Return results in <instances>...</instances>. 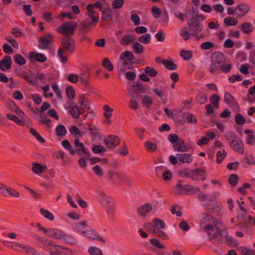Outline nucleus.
<instances>
[{"instance_id":"obj_1","label":"nucleus","mask_w":255,"mask_h":255,"mask_svg":"<svg viewBox=\"0 0 255 255\" xmlns=\"http://www.w3.org/2000/svg\"><path fill=\"white\" fill-rule=\"evenodd\" d=\"M61 45L62 47L58 49L57 55L60 59V61L65 63L67 61V58L64 55V52L65 51L70 54L73 52L75 48V42L71 38L64 37L61 39Z\"/></svg>"},{"instance_id":"obj_2","label":"nucleus","mask_w":255,"mask_h":255,"mask_svg":"<svg viewBox=\"0 0 255 255\" xmlns=\"http://www.w3.org/2000/svg\"><path fill=\"white\" fill-rule=\"evenodd\" d=\"M98 198L106 211L108 219L112 220L115 216V204L112 198L102 192L98 193Z\"/></svg>"},{"instance_id":"obj_3","label":"nucleus","mask_w":255,"mask_h":255,"mask_svg":"<svg viewBox=\"0 0 255 255\" xmlns=\"http://www.w3.org/2000/svg\"><path fill=\"white\" fill-rule=\"evenodd\" d=\"M134 58L133 53L130 51L126 50L122 52L116 63L118 70L121 73H123L126 70L130 69L131 64L129 61L133 60Z\"/></svg>"},{"instance_id":"obj_4","label":"nucleus","mask_w":255,"mask_h":255,"mask_svg":"<svg viewBox=\"0 0 255 255\" xmlns=\"http://www.w3.org/2000/svg\"><path fill=\"white\" fill-rule=\"evenodd\" d=\"M225 61L224 55L220 52H215L211 58L209 71L212 74L217 73L220 69L221 65Z\"/></svg>"},{"instance_id":"obj_5","label":"nucleus","mask_w":255,"mask_h":255,"mask_svg":"<svg viewBox=\"0 0 255 255\" xmlns=\"http://www.w3.org/2000/svg\"><path fill=\"white\" fill-rule=\"evenodd\" d=\"M78 27V24L74 21H66L56 29V31L65 35L64 37H69L73 35Z\"/></svg>"},{"instance_id":"obj_6","label":"nucleus","mask_w":255,"mask_h":255,"mask_svg":"<svg viewBox=\"0 0 255 255\" xmlns=\"http://www.w3.org/2000/svg\"><path fill=\"white\" fill-rule=\"evenodd\" d=\"M152 222L155 230V235L162 239L168 240L169 239L168 236L162 230L165 228L164 222L158 218L153 219Z\"/></svg>"},{"instance_id":"obj_7","label":"nucleus","mask_w":255,"mask_h":255,"mask_svg":"<svg viewBox=\"0 0 255 255\" xmlns=\"http://www.w3.org/2000/svg\"><path fill=\"white\" fill-rule=\"evenodd\" d=\"M187 22L190 32L192 34V36H195L197 38H199L198 34L203 29V25L197 21L192 22V20H187Z\"/></svg>"},{"instance_id":"obj_8","label":"nucleus","mask_w":255,"mask_h":255,"mask_svg":"<svg viewBox=\"0 0 255 255\" xmlns=\"http://www.w3.org/2000/svg\"><path fill=\"white\" fill-rule=\"evenodd\" d=\"M68 104L69 106L67 109H69L70 113L74 119H79L80 115L85 112L84 110L81 109L80 107L77 104L73 102H70Z\"/></svg>"},{"instance_id":"obj_9","label":"nucleus","mask_w":255,"mask_h":255,"mask_svg":"<svg viewBox=\"0 0 255 255\" xmlns=\"http://www.w3.org/2000/svg\"><path fill=\"white\" fill-rule=\"evenodd\" d=\"M74 145L75 146L77 147V153L80 155H84L85 156H86L87 158H89L90 157V152L87 148H86L84 144L80 142L79 139H75L74 140Z\"/></svg>"},{"instance_id":"obj_10","label":"nucleus","mask_w":255,"mask_h":255,"mask_svg":"<svg viewBox=\"0 0 255 255\" xmlns=\"http://www.w3.org/2000/svg\"><path fill=\"white\" fill-rule=\"evenodd\" d=\"M85 237H87L91 240H97L101 242L105 243V241L91 227H88L86 229V231L83 235Z\"/></svg>"},{"instance_id":"obj_11","label":"nucleus","mask_w":255,"mask_h":255,"mask_svg":"<svg viewBox=\"0 0 255 255\" xmlns=\"http://www.w3.org/2000/svg\"><path fill=\"white\" fill-rule=\"evenodd\" d=\"M90 227L88 225V222L86 220H83L81 222L76 223L73 226L74 230L78 234L83 235L86 229Z\"/></svg>"},{"instance_id":"obj_12","label":"nucleus","mask_w":255,"mask_h":255,"mask_svg":"<svg viewBox=\"0 0 255 255\" xmlns=\"http://www.w3.org/2000/svg\"><path fill=\"white\" fill-rule=\"evenodd\" d=\"M53 37L50 34L48 33L46 35L40 37L39 38L38 47L40 49H46L49 44L53 41Z\"/></svg>"},{"instance_id":"obj_13","label":"nucleus","mask_w":255,"mask_h":255,"mask_svg":"<svg viewBox=\"0 0 255 255\" xmlns=\"http://www.w3.org/2000/svg\"><path fill=\"white\" fill-rule=\"evenodd\" d=\"M229 145L233 150L240 154H243L244 152L243 142L238 137L234 141L233 143H229Z\"/></svg>"},{"instance_id":"obj_14","label":"nucleus","mask_w":255,"mask_h":255,"mask_svg":"<svg viewBox=\"0 0 255 255\" xmlns=\"http://www.w3.org/2000/svg\"><path fill=\"white\" fill-rule=\"evenodd\" d=\"M120 138L119 137L112 135L109 136L108 139L105 138L104 142L106 146L110 149H114L120 143Z\"/></svg>"},{"instance_id":"obj_15","label":"nucleus","mask_w":255,"mask_h":255,"mask_svg":"<svg viewBox=\"0 0 255 255\" xmlns=\"http://www.w3.org/2000/svg\"><path fill=\"white\" fill-rule=\"evenodd\" d=\"M206 177V173L203 169H197L191 170V178L194 180H204Z\"/></svg>"},{"instance_id":"obj_16","label":"nucleus","mask_w":255,"mask_h":255,"mask_svg":"<svg viewBox=\"0 0 255 255\" xmlns=\"http://www.w3.org/2000/svg\"><path fill=\"white\" fill-rule=\"evenodd\" d=\"M50 255H61L65 253L66 249L56 245L53 244L49 248Z\"/></svg>"},{"instance_id":"obj_17","label":"nucleus","mask_w":255,"mask_h":255,"mask_svg":"<svg viewBox=\"0 0 255 255\" xmlns=\"http://www.w3.org/2000/svg\"><path fill=\"white\" fill-rule=\"evenodd\" d=\"M155 209L156 208L154 206H152L150 203H146L138 208V213L140 216L144 217L152 210Z\"/></svg>"},{"instance_id":"obj_18","label":"nucleus","mask_w":255,"mask_h":255,"mask_svg":"<svg viewBox=\"0 0 255 255\" xmlns=\"http://www.w3.org/2000/svg\"><path fill=\"white\" fill-rule=\"evenodd\" d=\"M176 157L178 160L182 163H189L193 160V156L190 153H177Z\"/></svg>"},{"instance_id":"obj_19","label":"nucleus","mask_w":255,"mask_h":255,"mask_svg":"<svg viewBox=\"0 0 255 255\" xmlns=\"http://www.w3.org/2000/svg\"><path fill=\"white\" fill-rule=\"evenodd\" d=\"M87 13L86 15L90 18H92L93 21L98 22L99 21V13L94 10V8L92 5L88 4L86 7Z\"/></svg>"},{"instance_id":"obj_20","label":"nucleus","mask_w":255,"mask_h":255,"mask_svg":"<svg viewBox=\"0 0 255 255\" xmlns=\"http://www.w3.org/2000/svg\"><path fill=\"white\" fill-rule=\"evenodd\" d=\"M11 58L8 56H5L3 59L0 61V69L2 71H6L11 67Z\"/></svg>"},{"instance_id":"obj_21","label":"nucleus","mask_w":255,"mask_h":255,"mask_svg":"<svg viewBox=\"0 0 255 255\" xmlns=\"http://www.w3.org/2000/svg\"><path fill=\"white\" fill-rule=\"evenodd\" d=\"M78 104L81 109L84 110V112H85V110L90 109V102L84 95H81L79 96Z\"/></svg>"},{"instance_id":"obj_22","label":"nucleus","mask_w":255,"mask_h":255,"mask_svg":"<svg viewBox=\"0 0 255 255\" xmlns=\"http://www.w3.org/2000/svg\"><path fill=\"white\" fill-rule=\"evenodd\" d=\"M173 148L175 151L178 152H186L188 150L187 147L185 145L184 141L179 138L173 145Z\"/></svg>"},{"instance_id":"obj_23","label":"nucleus","mask_w":255,"mask_h":255,"mask_svg":"<svg viewBox=\"0 0 255 255\" xmlns=\"http://www.w3.org/2000/svg\"><path fill=\"white\" fill-rule=\"evenodd\" d=\"M244 132L248 134L246 137V143L250 145H255V134L253 132L249 129H246Z\"/></svg>"},{"instance_id":"obj_24","label":"nucleus","mask_w":255,"mask_h":255,"mask_svg":"<svg viewBox=\"0 0 255 255\" xmlns=\"http://www.w3.org/2000/svg\"><path fill=\"white\" fill-rule=\"evenodd\" d=\"M249 7L245 4H240L236 8L237 11V16L242 17L249 11Z\"/></svg>"},{"instance_id":"obj_25","label":"nucleus","mask_w":255,"mask_h":255,"mask_svg":"<svg viewBox=\"0 0 255 255\" xmlns=\"http://www.w3.org/2000/svg\"><path fill=\"white\" fill-rule=\"evenodd\" d=\"M153 102L151 97L145 95L142 98L141 103L143 107L148 109L152 106Z\"/></svg>"},{"instance_id":"obj_26","label":"nucleus","mask_w":255,"mask_h":255,"mask_svg":"<svg viewBox=\"0 0 255 255\" xmlns=\"http://www.w3.org/2000/svg\"><path fill=\"white\" fill-rule=\"evenodd\" d=\"M46 169L47 166L45 165H42L38 163H33L32 170L36 174H39L46 171Z\"/></svg>"},{"instance_id":"obj_27","label":"nucleus","mask_w":255,"mask_h":255,"mask_svg":"<svg viewBox=\"0 0 255 255\" xmlns=\"http://www.w3.org/2000/svg\"><path fill=\"white\" fill-rule=\"evenodd\" d=\"M38 122L42 125H45L48 128L51 127V120L44 116L43 114H40L35 117Z\"/></svg>"},{"instance_id":"obj_28","label":"nucleus","mask_w":255,"mask_h":255,"mask_svg":"<svg viewBox=\"0 0 255 255\" xmlns=\"http://www.w3.org/2000/svg\"><path fill=\"white\" fill-rule=\"evenodd\" d=\"M63 231L58 229L50 228V234L49 237L53 238L55 239L60 240L61 238Z\"/></svg>"},{"instance_id":"obj_29","label":"nucleus","mask_w":255,"mask_h":255,"mask_svg":"<svg viewBox=\"0 0 255 255\" xmlns=\"http://www.w3.org/2000/svg\"><path fill=\"white\" fill-rule=\"evenodd\" d=\"M70 132L75 137H81L84 133L87 132V129L85 128V130L81 131L80 129L75 126H71L69 128Z\"/></svg>"},{"instance_id":"obj_30","label":"nucleus","mask_w":255,"mask_h":255,"mask_svg":"<svg viewBox=\"0 0 255 255\" xmlns=\"http://www.w3.org/2000/svg\"><path fill=\"white\" fill-rule=\"evenodd\" d=\"M224 102L230 106H235L237 102L232 95L228 92H226L224 95Z\"/></svg>"},{"instance_id":"obj_31","label":"nucleus","mask_w":255,"mask_h":255,"mask_svg":"<svg viewBox=\"0 0 255 255\" xmlns=\"http://www.w3.org/2000/svg\"><path fill=\"white\" fill-rule=\"evenodd\" d=\"M201 227L208 224H213L214 221L212 217L208 214H203L201 217Z\"/></svg>"},{"instance_id":"obj_32","label":"nucleus","mask_w":255,"mask_h":255,"mask_svg":"<svg viewBox=\"0 0 255 255\" xmlns=\"http://www.w3.org/2000/svg\"><path fill=\"white\" fill-rule=\"evenodd\" d=\"M135 40L134 36L130 34L125 35L121 39V43L123 45H128Z\"/></svg>"},{"instance_id":"obj_33","label":"nucleus","mask_w":255,"mask_h":255,"mask_svg":"<svg viewBox=\"0 0 255 255\" xmlns=\"http://www.w3.org/2000/svg\"><path fill=\"white\" fill-rule=\"evenodd\" d=\"M60 240L64 241L66 243L74 245L76 243V239L72 237L71 236L65 233L64 232L62 233V235Z\"/></svg>"},{"instance_id":"obj_34","label":"nucleus","mask_w":255,"mask_h":255,"mask_svg":"<svg viewBox=\"0 0 255 255\" xmlns=\"http://www.w3.org/2000/svg\"><path fill=\"white\" fill-rule=\"evenodd\" d=\"M20 249L23 250L26 254L29 255H40L35 249L29 246H24L21 244Z\"/></svg>"},{"instance_id":"obj_35","label":"nucleus","mask_w":255,"mask_h":255,"mask_svg":"<svg viewBox=\"0 0 255 255\" xmlns=\"http://www.w3.org/2000/svg\"><path fill=\"white\" fill-rule=\"evenodd\" d=\"M132 47L134 53L137 54L142 53L144 49L143 46L137 42H133L132 44Z\"/></svg>"},{"instance_id":"obj_36","label":"nucleus","mask_w":255,"mask_h":255,"mask_svg":"<svg viewBox=\"0 0 255 255\" xmlns=\"http://www.w3.org/2000/svg\"><path fill=\"white\" fill-rule=\"evenodd\" d=\"M241 28L244 33L249 34L252 31L253 26L250 23L244 22L242 24Z\"/></svg>"},{"instance_id":"obj_37","label":"nucleus","mask_w":255,"mask_h":255,"mask_svg":"<svg viewBox=\"0 0 255 255\" xmlns=\"http://www.w3.org/2000/svg\"><path fill=\"white\" fill-rule=\"evenodd\" d=\"M162 64L168 70H174L177 69V66L173 61L168 60H163L162 61Z\"/></svg>"},{"instance_id":"obj_38","label":"nucleus","mask_w":255,"mask_h":255,"mask_svg":"<svg viewBox=\"0 0 255 255\" xmlns=\"http://www.w3.org/2000/svg\"><path fill=\"white\" fill-rule=\"evenodd\" d=\"M227 154V152L224 149L218 151L216 153L217 163L218 164L221 163L223 159L225 158Z\"/></svg>"},{"instance_id":"obj_39","label":"nucleus","mask_w":255,"mask_h":255,"mask_svg":"<svg viewBox=\"0 0 255 255\" xmlns=\"http://www.w3.org/2000/svg\"><path fill=\"white\" fill-rule=\"evenodd\" d=\"M66 17H67L68 19L69 20H72L75 18V16L73 15V14L71 11H68L67 12L62 11L58 16L57 18L62 21Z\"/></svg>"},{"instance_id":"obj_40","label":"nucleus","mask_w":255,"mask_h":255,"mask_svg":"<svg viewBox=\"0 0 255 255\" xmlns=\"http://www.w3.org/2000/svg\"><path fill=\"white\" fill-rule=\"evenodd\" d=\"M185 186L182 185L180 182L177 184L175 188V193L177 195H182L185 193Z\"/></svg>"},{"instance_id":"obj_41","label":"nucleus","mask_w":255,"mask_h":255,"mask_svg":"<svg viewBox=\"0 0 255 255\" xmlns=\"http://www.w3.org/2000/svg\"><path fill=\"white\" fill-rule=\"evenodd\" d=\"M224 22L228 26L236 25L238 23V20L235 17L231 16L225 18Z\"/></svg>"},{"instance_id":"obj_42","label":"nucleus","mask_w":255,"mask_h":255,"mask_svg":"<svg viewBox=\"0 0 255 255\" xmlns=\"http://www.w3.org/2000/svg\"><path fill=\"white\" fill-rule=\"evenodd\" d=\"M198 16V10L194 7H192L190 12L187 14V20H192V22H194V19Z\"/></svg>"},{"instance_id":"obj_43","label":"nucleus","mask_w":255,"mask_h":255,"mask_svg":"<svg viewBox=\"0 0 255 255\" xmlns=\"http://www.w3.org/2000/svg\"><path fill=\"white\" fill-rule=\"evenodd\" d=\"M55 132L58 136H63L66 134L67 131L64 126L59 125L56 128Z\"/></svg>"},{"instance_id":"obj_44","label":"nucleus","mask_w":255,"mask_h":255,"mask_svg":"<svg viewBox=\"0 0 255 255\" xmlns=\"http://www.w3.org/2000/svg\"><path fill=\"white\" fill-rule=\"evenodd\" d=\"M104 113L103 116L106 119H110L112 116V113L114 110L111 108L108 105H105L103 106Z\"/></svg>"},{"instance_id":"obj_45","label":"nucleus","mask_w":255,"mask_h":255,"mask_svg":"<svg viewBox=\"0 0 255 255\" xmlns=\"http://www.w3.org/2000/svg\"><path fill=\"white\" fill-rule=\"evenodd\" d=\"M102 64L103 66L109 71L113 70V65L108 58L106 57L103 59Z\"/></svg>"},{"instance_id":"obj_46","label":"nucleus","mask_w":255,"mask_h":255,"mask_svg":"<svg viewBox=\"0 0 255 255\" xmlns=\"http://www.w3.org/2000/svg\"><path fill=\"white\" fill-rule=\"evenodd\" d=\"M225 137L226 139L229 142V143H234V141L238 138L237 135L231 132H227L225 134Z\"/></svg>"},{"instance_id":"obj_47","label":"nucleus","mask_w":255,"mask_h":255,"mask_svg":"<svg viewBox=\"0 0 255 255\" xmlns=\"http://www.w3.org/2000/svg\"><path fill=\"white\" fill-rule=\"evenodd\" d=\"M180 34L181 36L183 38V39L185 41H187V40L190 39V36H192V33L191 32H188L187 31L186 27L183 28L181 30Z\"/></svg>"},{"instance_id":"obj_48","label":"nucleus","mask_w":255,"mask_h":255,"mask_svg":"<svg viewBox=\"0 0 255 255\" xmlns=\"http://www.w3.org/2000/svg\"><path fill=\"white\" fill-rule=\"evenodd\" d=\"M185 187V193H187L188 194H193L199 191V188L198 187L192 185H186Z\"/></svg>"},{"instance_id":"obj_49","label":"nucleus","mask_w":255,"mask_h":255,"mask_svg":"<svg viewBox=\"0 0 255 255\" xmlns=\"http://www.w3.org/2000/svg\"><path fill=\"white\" fill-rule=\"evenodd\" d=\"M4 244L10 248V249H13L15 251L18 252H21V251L19 250L20 247H21V244L16 243H8L7 242H4Z\"/></svg>"},{"instance_id":"obj_50","label":"nucleus","mask_w":255,"mask_h":255,"mask_svg":"<svg viewBox=\"0 0 255 255\" xmlns=\"http://www.w3.org/2000/svg\"><path fill=\"white\" fill-rule=\"evenodd\" d=\"M88 253L91 255H103L101 250L96 247H90Z\"/></svg>"},{"instance_id":"obj_51","label":"nucleus","mask_w":255,"mask_h":255,"mask_svg":"<svg viewBox=\"0 0 255 255\" xmlns=\"http://www.w3.org/2000/svg\"><path fill=\"white\" fill-rule=\"evenodd\" d=\"M14 61L19 65H22L26 62L25 58L20 54H16L14 56Z\"/></svg>"},{"instance_id":"obj_52","label":"nucleus","mask_w":255,"mask_h":255,"mask_svg":"<svg viewBox=\"0 0 255 255\" xmlns=\"http://www.w3.org/2000/svg\"><path fill=\"white\" fill-rule=\"evenodd\" d=\"M66 94L70 100L75 98V91L72 87L68 86L66 89Z\"/></svg>"},{"instance_id":"obj_53","label":"nucleus","mask_w":255,"mask_h":255,"mask_svg":"<svg viewBox=\"0 0 255 255\" xmlns=\"http://www.w3.org/2000/svg\"><path fill=\"white\" fill-rule=\"evenodd\" d=\"M33 56L31 58H34L37 61L39 62H44L46 61L47 58L44 54L41 53H32Z\"/></svg>"},{"instance_id":"obj_54","label":"nucleus","mask_w":255,"mask_h":255,"mask_svg":"<svg viewBox=\"0 0 255 255\" xmlns=\"http://www.w3.org/2000/svg\"><path fill=\"white\" fill-rule=\"evenodd\" d=\"M40 213L43 217L50 221H53L54 220V217L53 215L48 210L41 208L40 209Z\"/></svg>"},{"instance_id":"obj_55","label":"nucleus","mask_w":255,"mask_h":255,"mask_svg":"<svg viewBox=\"0 0 255 255\" xmlns=\"http://www.w3.org/2000/svg\"><path fill=\"white\" fill-rule=\"evenodd\" d=\"M6 117L10 120L13 121L15 123L17 124L19 126H23V123L22 120H20L19 118H18L16 116L11 114H8L6 115Z\"/></svg>"},{"instance_id":"obj_56","label":"nucleus","mask_w":255,"mask_h":255,"mask_svg":"<svg viewBox=\"0 0 255 255\" xmlns=\"http://www.w3.org/2000/svg\"><path fill=\"white\" fill-rule=\"evenodd\" d=\"M144 146L147 151L151 152L155 151L157 148L155 144L149 141H146V142H145Z\"/></svg>"},{"instance_id":"obj_57","label":"nucleus","mask_w":255,"mask_h":255,"mask_svg":"<svg viewBox=\"0 0 255 255\" xmlns=\"http://www.w3.org/2000/svg\"><path fill=\"white\" fill-rule=\"evenodd\" d=\"M220 100V98L219 96L213 94L210 98V101L211 102V104L213 105V106L217 109L219 107V103L218 102Z\"/></svg>"},{"instance_id":"obj_58","label":"nucleus","mask_w":255,"mask_h":255,"mask_svg":"<svg viewBox=\"0 0 255 255\" xmlns=\"http://www.w3.org/2000/svg\"><path fill=\"white\" fill-rule=\"evenodd\" d=\"M150 39L151 35L149 33H145L138 38V41L143 44H147L150 42Z\"/></svg>"},{"instance_id":"obj_59","label":"nucleus","mask_w":255,"mask_h":255,"mask_svg":"<svg viewBox=\"0 0 255 255\" xmlns=\"http://www.w3.org/2000/svg\"><path fill=\"white\" fill-rule=\"evenodd\" d=\"M92 150L95 154L101 153L106 151L104 147L100 145H93Z\"/></svg>"},{"instance_id":"obj_60","label":"nucleus","mask_w":255,"mask_h":255,"mask_svg":"<svg viewBox=\"0 0 255 255\" xmlns=\"http://www.w3.org/2000/svg\"><path fill=\"white\" fill-rule=\"evenodd\" d=\"M239 251L242 255H255V251L252 249H249L245 247H241Z\"/></svg>"},{"instance_id":"obj_61","label":"nucleus","mask_w":255,"mask_h":255,"mask_svg":"<svg viewBox=\"0 0 255 255\" xmlns=\"http://www.w3.org/2000/svg\"><path fill=\"white\" fill-rule=\"evenodd\" d=\"M151 12L153 16L156 18H159L161 14V10L156 5H154L152 7Z\"/></svg>"},{"instance_id":"obj_62","label":"nucleus","mask_w":255,"mask_h":255,"mask_svg":"<svg viewBox=\"0 0 255 255\" xmlns=\"http://www.w3.org/2000/svg\"><path fill=\"white\" fill-rule=\"evenodd\" d=\"M124 3V0H114L112 2L113 8L119 9L122 7Z\"/></svg>"},{"instance_id":"obj_63","label":"nucleus","mask_w":255,"mask_h":255,"mask_svg":"<svg viewBox=\"0 0 255 255\" xmlns=\"http://www.w3.org/2000/svg\"><path fill=\"white\" fill-rule=\"evenodd\" d=\"M30 133L34 136V137L40 142L43 143L45 142L44 139L37 132V131L33 128L30 129Z\"/></svg>"},{"instance_id":"obj_64","label":"nucleus","mask_w":255,"mask_h":255,"mask_svg":"<svg viewBox=\"0 0 255 255\" xmlns=\"http://www.w3.org/2000/svg\"><path fill=\"white\" fill-rule=\"evenodd\" d=\"M102 19H106L109 17H110L112 15V10L110 8L107 7L104 10H102Z\"/></svg>"}]
</instances>
